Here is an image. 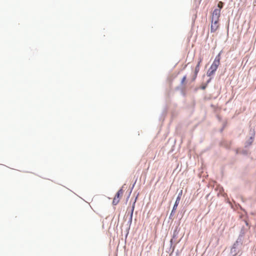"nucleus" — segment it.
<instances>
[{
	"instance_id": "nucleus-4",
	"label": "nucleus",
	"mask_w": 256,
	"mask_h": 256,
	"mask_svg": "<svg viewBox=\"0 0 256 256\" xmlns=\"http://www.w3.org/2000/svg\"><path fill=\"white\" fill-rule=\"evenodd\" d=\"M124 194V190L122 189H120L116 194L113 201L112 204L114 205H116L120 202V197H121Z\"/></svg>"
},
{
	"instance_id": "nucleus-1",
	"label": "nucleus",
	"mask_w": 256,
	"mask_h": 256,
	"mask_svg": "<svg viewBox=\"0 0 256 256\" xmlns=\"http://www.w3.org/2000/svg\"><path fill=\"white\" fill-rule=\"evenodd\" d=\"M220 10L215 9L212 14L210 32H216L220 27Z\"/></svg>"
},
{
	"instance_id": "nucleus-10",
	"label": "nucleus",
	"mask_w": 256,
	"mask_h": 256,
	"mask_svg": "<svg viewBox=\"0 0 256 256\" xmlns=\"http://www.w3.org/2000/svg\"><path fill=\"white\" fill-rule=\"evenodd\" d=\"M205 88H206V86H203L202 88L203 89V90L205 89Z\"/></svg>"
},
{
	"instance_id": "nucleus-2",
	"label": "nucleus",
	"mask_w": 256,
	"mask_h": 256,
	"mask_svg": "<svg viewBox=\"0 0 256 256\" xmlns=\"http://www.w3.org/2000/svg\"><path fill=\"white\" fill-rule=\"evenodd\" d=\"M220 64V56L218 54V56H216L212 64L211 65L210 68L208 70V76H210L212 75L215 72L219 64Z\"/></svg>"
},
{
	"instance_id": "nucleus-9",
	"label": "nucleus",
	"mask_w": 256,
	"mask_h": 256,
	"mask_svg": "<svg viewBox=\"0 0 256 256\" xmlns=\"http://www.w3.org/2000/svg\"><path fill=\"white\" fill-rule=\"evenodd\" d=\"M134 206H132V214H131V216H132V215L133 211H134Z\"/></svg>"
},
{
	"instance_id": "nucleus-6",
	"label": "nucleus",
	"mask_w": 256,
	"mask_h": 256,
	"mask_svg": "<svg viewBox=\"0 0 256 256\" xmlns=\"http://www.w3.org/2000/svg\"><path fill=\"white\" fill-rule=\"evenodd\" d=\"M178 204H179V202H177L176 201L175 204H174V206L172 212H173L174 210H176V209L177 206H178Z\"/></svg>"
},
{
	"instance_id": "nucleus-3",
	"label": "nucleus",
	"mask_w": 256,
	"mask_h": 256,
	"mask_svg": "<svg viewBox=\"0 0 256 256\" xmlns=\"http://www.w3.org/2000/svg\"><path fill=\"white\" fill-rule=\"evenodd\" d=\"M202 60H203V58H202V56H201V55L200 56L198 57V64L194 68V75L192 76V81H194L197 77L198 74L199 72L200 69V64L201 62H202Z\"/></svg>"
},
{
	"instance_id": "nucleus-8",
	"label": "nucleus",
	"mask_w": 256,
	"mask_h": 256,
	"mask_svg": "<svg viewBox=\"0 0 256 256\" xmlns=\"http://www.w3.org/2000/svg\"><path fill=\"white\" fill-rule=\"evenodd\" d=\"M180 196L181 194H179L177 198H176V202H180Z\"/></svg>"
},
{
	"instance_id": "nucleus-7",
	"label": "nucleus",
	"mask_w": 256,
	"mask_h": 256,
	"mask_svg": "<svg viewBox=\"0 0 256 256\" xmlns=\"http://www.w3.org/2000/svg\"><path fill=\"white\" fill-rule=\"evenodd\" d=\"M186 76H184L182 78V81H181V83H182V84H184V82H185V81H186Z\"/></svg>"
},
{
	"instance_id": "nucleus-5",
	"label": "nucleus",
	"mask_w": 256,
	"mask_h": 256,
	"mask_svg": "<svg viewBox=\"0 0 256 256\" xmlns=\"http://www.w3.org/2000/svg\"><path fill=\"white\" fill-rule=\"evenodd\" d=\"M224 6V3L222 2H219L218 4V8L217 9H220V12L221 11V9Z\"/></svg>"
}]
</instances>
